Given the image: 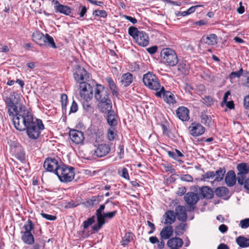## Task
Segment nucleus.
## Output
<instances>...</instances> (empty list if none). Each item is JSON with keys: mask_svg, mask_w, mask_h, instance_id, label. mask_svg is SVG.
Segmentation results:
<instances>
[{"mask_svg": "<svg viewBox=\"0 0 249 249\" xmlns=\"http://www.w3.org/2000/svg\"><path fill=\"white\" fill-rule=\"evenodd\" d=\"M34 225L30 219H28L23 226L25 230L24 232H31V231L34 229Z\"/></svg>", "mask_w": 249, "mask_h": 249, "instance_id": "obj_38", "label": "nucleus"}, {"mask_svg": "<svg viewBox=\"0 0 249 249\" xmlns=\"http://www.w3.org/2000/svg\"><path fill=\"white\" fill-rule=\"evenodd\" d=\"M68 97L66 94L63 93L61 96V105L63 110L66 109Z\"/></svg>", "mask_w": 249, "mask_h": 249, "instance_id": "obj_45", "label": "nucleus"}, {"mask_svg": "<svg viewBox=\"0 0 249 249\" xmlns=\"http://www.w3.org/2000/svg\"><path fill=\"white\" fill-rule=\"evenodd\" d=\"M230 94H231V92H230V91H227L225 93L224 96L223 98V101L221 103V107H223L224 106V103H225V102L228 101V97H229V95H230Z\"/></svg>", "mask_w": 249, "mask_h": 249, "instance_id": "obj_55", "label": "nucleus"}, {"mask_svg": "<svg viewBox=\"0 0 249 249\" xmlns=\"http://www.w3.org/2000/svg\"><path fill=\"white\" fill-rule=\"evenodd\" d=\"M189 69V65L186 61L180 63L178 66V70L184 75L188 74Z\"/></svg>", "mask_w": 249, "mask_h": 249, "instance_id": "obj_32", "label": "nucleus"}, {"mask_svg": "<svg viewBox=\"0 0 249 249\" xmlns=\"http://www.w3.org/2000/svg\"><path fill=\"white\" fill-rule=\"evenodd\" d=\"M97 217V224L103 226L106 223V218L104 217V214L96 213Z\"/></svg>", "mask_w": 249, "mask_h": 249, "instance_id": "obj_43", "label": "nucleus"}, {"mask_svg": "<svg viewBox=\"0 0 249 249\" xmlns=\"http://www.w3.org/2000/svg\"><path fill=\"white\" fill-rule=\"evenodd\" d=\"M107 109L106 112H101L103 113H107V122L108 124L111 126H115L117 124V115L115 113V111L112 109Z\"/></svg>", "mask_w": 249, "mask_h": 249, "instance_id": "obj_18", "label": "nucleus"}, {"mask_svg": "<svg viewBox=\"0 0 249 249\" xmlns=\"http://www.w3.org/2000/svg\"><path fill=\"white\" fill-rule=\"evenodd\" d=\"M203 5H195L194 6H192L187 10V12L189 14H191L195 11L196 8L199 7H203Z\"/></svg>", "mask_w": 249, "mask_h": 249, "instance_id": "obj_59", "label": "nucleus"}, {"mask_svg": "<svg viewBox=\"0 0 249 249\" xmlns=\"http://www.w3.org/2000/svg\"><path fill=\"white\" fill-rule=\"evenodd\" d=\"M121 176L125 179H129L128 172L126 168L124 167L122 169Z\"/></svg>", "mask_w": 249, "mask_h": 249, "instance_id": "obj_57", "label": "nucleus"}, {"mask_svg": "<svg viewBox=\"0 0 249 249\" xmlns=\"http://www.w3.org/2000/svg\"><path fill=\"white\" fill-rule=\"evenodd\" d=\"M167 153L169 157L173 158V159L178 162H182V161L180 159H178L175 152L171 151H168L167 152Z\"/></svg>", "mask_w": 249, "mask_h": 249, "instance_id": "obj_52", "label": "nucleus"}, {"mask_svg": "<svg viewBox=\"0 0 249 249\" xmlns=\"http://www.w3.org/2000/svg\"><path fill=\"white\" fill-rule=\"evenodd\" d=\"M243 72V70L242 68H241L238 71L231 72L229 75V77L231 79L234 78L235 77L240 78V76L242 75Z\"/></svg>", "mask_w": 249, "mask_h": 249, "instance_id": "obj_42", "label": "nucleus"}, {"mask_svg": "<svg viewBox=\"0 0 249 249\" xmlns=\"http://www.w3.org/2000/svg\"><path fill=\"white\" fill-rule=\"evenodd\" d=\"M224 106L230 109H233L235 107L234 102L233 101H227L224 103Z\"/></svg>", "mask_w": 249, "mask_h": 249, "instance_id": "obj_56", "label": "nucleus"}, {"mask_svg": "<svg viewBox=\"0 0 249 249\" xmlns=\"http://www.w3.org/2000/svg\"><path fill=\"white\" fill-rule=\"evenodd\" d=\"M21 239L28 245H32L35 242L34 236L31 232H23Z\"/></svg>", "mask_w": 249, "mask_h": 249, "instance_id": "obj_29", "label": "nucleus"}, {"mask_svg": "<svg viewBox=\"0 0 249 249\" xmlns=\"http://www.w3.org/2000/svg\"><path fill=\"white\" fill-rule=\"evenodd\" d=\"M237 180L235 172L233 170L229 171L225 175V181L229 187L233 186Z\"/></svg>", "mask_w": 249, "mask_h": 249, "instance_id": "obj_21", "label": "nucleus"}, {"mask_svg": "<svg viewBox=\"0 0 249 249\" xmlns=\"http://www.w3.org/2000/svg\"><path fill=\"white\" fill-rule=\"evenodd\" d=\"M41 215L43 218L49 220H54L56 219V216L54 215H52L45 213H41Z\"/></svg>", "mask_w": 249, "mask_h": 249, "instance_id": "obj_53", "label": "nucleus"}, {"mask_svg": "<svg viewBox=\"0 0 249 249\" xmlns=\"http://www.w3.org/2000/svg\"><path fill=\"white\" fill-rule=\"evenodd\" d=\"M244 106L246 108L249 109V94L244 99Z\"/></svg>", "mask_w": 249, "mask_h": 249, "instance_id": "obj_61", "label": "nucleus"}, {"mask_svg": "<svg viewBox=\"0 0 249 249\" xmlns=\"http://www.w3.org/2000/svg\"><path fill=\"white\" fill-rule=\"evenodd\" d=\"M16 158L21 161L25 160V154L23 150H20L16 154Z\"/></svg>", "mask_w": 249, "mask_h": 249, "instance_id": "obj_46", "label": "nucleus"}, {"mask_svg": "<svg viewBox=\"0 0 249 249\" xmlns=\"http://www.w3.org/2000/svg\"><path fill=\"white\" fill-rule=\"evenodd\" d=\"M110 151V147L108 144L102 143L99 144L94 150V155L101 158L107 155Z\"/></svg>", "mask_w": 249, "mask_h": 249, "instance_id": "obj_16", "label": "nucleus"}, {"mask_svg": "<svg viewBox=\"0 0 249 249\" xmlns=\"http://www.w3.org/2000/svg\"><path fill=\"white\" fill-rule=\"evenodd\" d=\"M128 34L139 45L145 47L148 45L149 37L145 32L139 31L137 28L131 26L128 29Z\"/></svg>", "mask_w": 249, "mask_h": 249, "instance_id": "obj_5", "label": "nucleus"}, {"mask_svg": "<svg viewBox=\"0 0 249 249\" xmlns=\"http://www.w3.org/2000/svg\"><path fill=\"white\" fill-rule=\"evenodd\" d=\"M93 15L98 17L100 16L102 18H106L107 17V13L104 10H95L93 12Z\"/></svg>", "mask_w": 249, "mask_h": 249, "instance_id": "obj_41", "label": "nucleus"}, {"mask_svg": "<svg viewBox=\"0 0 249 249\" xmlns=\"http://www.w3.org/2000/svg\"><path fill=\"white\" fill-rule=\"evenodd\" d=\"M180 179L182 181H184L192 182V181H193V177L191 175H190L189 174H186V175L181 176L180 177Z\"/></svg>", "mask_w": 249, "mask_h": 249, "instance_id": "obj_51", "label": "nucleus"}, {"mask_svg": "<svg viewBox=\"0 0 249 249\" xmlns=\"http://www.w3.org/2000/svg\"><path fill=\"white\" fill-rule=\"evenodd\" d=\"M203 102L207 106H211L213 102V98L209 96H205L202 98Z\"/></svg>", "mask_w": 249, "mask_h": 249, "instance_id": "obj_47", "label": "nucleus"}, {"mask_svg": "<svg viewBox=\"0 0 249 249\" xmlns=\"http://www.w3.org/2000/svg\"><path fill=\"white\" fill-rule=\"evenodd\" d=\"M226 173V169L224 167H220L217 170L215 171V179L214 180L216 181H221L223 178L224 175Z\"/></svg>", "mask_w": 249, "mask_h": 249, "instance_id": "obj_33", "label": "nucleus"}, {"mask_svg": "<svg viewBox=\"0 0 249 249\" xmlns=\"http://www.w3.org/2000/svg\"><path fill=\"white\" fill-rule=\"evenodd\" d=\"M155 95L158 97H161L162 95L164 100L169 104L176 103L174 95L169 91L165 90L163 87H162L159 91H157Z\"/></svg>", "mask_w": 249, "mask_h": 249, "instance_id": "obj_13", "label": "nucleus"}, {"mask_svg": "<svg viewBox=\"0 0 249 249\" xmlns=\"http://www.w3.org/2000/svg\"><path fill=\"white\" fill-rule=\"evenodd\" d=\"M243 182L242 185H244L245 189L249 191V178L246 179H245L243 180Z\"/></svg>", "mask_w": 249, "mask_h": 249, "instance_id": "obj_64", "label": "nucleus"}, {"mask_svg": "<svg viewBox=\"0 0 249 249\" xmlns=\"http://www.w3.org/2000/svg\"><path fill=\"white\" fill-rule=\"evenodd\" d=\"M160 55L162 62L167 66H174L178 62V58L175 52L171 48H163Z\"/></svg>", "mask_w": 249, "mask_h": 249, "instance_id": "obj_7", "label": "nucleus"}, {"mask_svg": "<svg viewBox=\"0 0 249 249\" xmlns=\"http://www.w3.org/2000/svg\"><path fill=\"white\" fill-rule=\"evenodd\" d=\"M214 192L216 196L223 197L228 195L229 191L227 188L222 186L217 188Z\"/></svg>", "mask_w": 249, "mask_h": 249, "instance_id": "obj_31", "label": "nucleus"}, {"mask_svg": "<svg viewBox=\"0 0 249 249\" xmlns=\"http://www.w3.org/2000/svg\"><path fill=\"white\" fill-rule=\"evenodd\" d=\"M175 214L178 219L183 222L187 220V215L185 208L181 205H178L175 209Z\"/></svg>", "mask_w": 249, "mask_h": 249, "instance_id": "obj_20", "label": "nucleus"}, {"mask_svg": "<svg viewBox=\"0 0 249 249\" xmlns=\"http://www.w3.org/2000/svg\"><path fill=\"white\" fill-rule=\"evenodd\" d=\"M73 76L75 80L80 84L84 83L83 81L89 78L86 70L78 65H75L73 68Z\"/></svg>", "mask_w": 249, "mask_h": 249, "instance_id": "obj_10", "label": "nucleus"}, {"mask_svg": "<svg viewBox=\"0 0 249 249\" xmlns=\"http://www.w3.org/2000/svg\"><path fill=\"white\" fill-rule=\"evenodd\" d=\"M238 173H237V180L238 184H243V181L246 178V175L249 172V165L247 163H239L237 166Z\"/></svg>", "mask_w": 249, "mask_h": 249, "instance_id": "obj_11", "label": "nucleus"}, {"mask_svg": "<svg viewBox=\"0 0 249 249\" xmlns=\"http://www.w3.org/2000/svg\"><path fill=\"white\" fill-rule=\"evenodd\" d=\"M119 149L120 150V152L118 153V154L119 155V158L121 159L124 157V145L123 144H120L119 146Z\"/></svg>", "mask_w": 249, "mask_h": 249, "instance_id": "obj_60", "label": "nucleus"}, {"mask_svg": "<svg viewBox=\"0 0 249 249\" xmlns=\"http://www.w3.org/2000/svg\"><path fill=\"white\" fill-rule=\"evenodd\" d=\"M240 227L243 229H246L249 227V218H245L240 221Z\"/></svg>", "mask_w": 249, "mask_h": 249, "instance_id": "obj_49", "label": "nucleus"}, {"mask_svg": "<svg viewBox=\"0 0 249 249\" xmlns=\"http://www.w3.org/2000/svg\"><path fill=\"white\" fill-rule=\"evenodd\" d=\"M94 98L97 102V107L101 112H106L112 107V102L109 98L110 92L107 88L96 84L93 89Z\"/></svg>", "mask_w": 249, "mask_h": 249, "instance_id": "obj_2", "label": "nucleus"}, {"mask_svg": "<svg viewBox=\"0 0 249 249\" xmlns=\"http://www.w3.org/2000/svg\"><path fill=\"white\" fill-rule=\"evenodd\" d=\"M215 177L214 172L213 171H208L202 175V180L205 181L207 179H213Z\"/></svg>", "mask_w": 249, "mask_h": 249, "instance_id": "obj_39", "label": "nucleus"}, {"mask_svg": "<svg viewBox=\"0 0 249 249\" xmlns=\"http://www.w3.org/2000/svg\"><path fill=\"white\" fill-rule=\"evenodd\" d=\"M184 199L187 204L190 206L189 211H193L196 208L195 205L199 199L198 195L194 192H188L186 193Z\"/></svg>", "mask_w": 249, "mask_h": 249, "instance_id": "obj_12", "label": "nucleus"}, {"mask_svg": "<svg viewBox=\"0 0 249 249\" xmlns=\"http://www.w3.org/2000/svg\"><path fill=\"white\" fill-rule=\"evenodd\" d=\"M78 110V105L76 102L73 100L71 106V109L70 111V113H75Z\"/></svg>", "mask_w": 249, "mask_h": 249, "instance_id": "obj_54", "label": "nucleus"}, {"mask_svg": "<svg viewBox=\"0 0 249 249\" xmlns=\"http://www.w3.org/2000/svg\"><path fill=\"white\" fill-rule=\"evenodd\" d=\"M56 175L62 182H71L74 178V168L62 163Z\"/></svg>", "mask_w": 249, "mask_h": 249, "instance_id": "obj_6", "label": "nucleus"}, {"mask_svg": "<svg viewBox=\"0 0 249 249\" xmlns=\"http://www.w3.org/2000/svg\"><path fill=\"white\" fill-rule=\"evenodd\" d=\"M178 117L182 121H188L190 119L189 110L185 107H179L176 110Z\"/></svg>", "mask_w": 249, "mask_h": 249, "instance_id": "obj_19", "label": "nucleus"}, {"mask_svg": "<svg viewBox=\"0 0 249 249\" xmlns=\"http://www.w3.org/2000/svg\"><path fill=\"white\" fill-rule=\"evenodd\" d=\"M142 81L145 86L156 92L159 91L162 87L158 77L149 71L143 75Z\"/></svg>", "mask_w": 249, "mask_h": 249, "instance_id": "obj_8", "label": "nucleus"}, {"mask_svg": "<svg viewBox=\"0 0 249 249\" xmlns=\"http://www.w3.org/2000/svg\"><path fill=\"white\" fill-rule=\"evenodd\" d=\"M147 51L150 54H154L158 50V47L157 46H153L151 47L147 48Z\"/></svg>", "mask_w": 249, "mask_h": 249, "instance_id": "obj_58", "label": "nucleus"}, {"mask_svg": "<svg viewBox=\"0 0 249 249\" xmlns=\"http://www.w3.org/2000/svg\"><path fill=\"white\" fill-rule=\"evenodd\" d=\"M69 136L71 141L76 144L83 143L85 139L83 132L76 129H71Z\"/></svg>", "mask_w": 249, "mask_h": 249, "instance_id": "obj_15", "label": "nucleus"}, {"mask_svg": "<svg viewBox=\"0 0 249 249\" xmlns=\"http://www.w3.org/2000/svg\"><path fill=\"white\" fill-rule=\"evenodd\" d=\"M236 242L238 245L242 248L249 247V238H247L243 236H240L236 239Z\"/></svg>", "mask_w": 249, "mask_h": 249, "instance_id": "obj_30", "label": "nucleus"}, {"mask_svg": "<svg viewBox=\"0 0 249 249\" xmlns=\"http://www.w3.org/2000/svg\"><path fill=\"white\" fill-rule=\"evenodd\" d=\"M106 81L108 84V86L112 92V95L116 97H118L119 94V89L117 87L112 78L110 77H107L106 78Z\"/></svg>", "mask_w": 249, "mask_h": 249, "instance_id": "obj_26", "label": "nucleus"}, {"mask_svg": "<svg viewBox=\"0 0 249 249\" xmlns=\"http://www.w3.org/2000/svg\"><path fill=\"white\" fill-rule=\"evenodd\" d=\"M52 3L54 5L56 12H59L66 15H69L71 13V9L67 6L60 4L57 0H53Z\"/></svg>", "mask_w": 249, "mask_h": 249, "instance_id": "obj_17", "label": "nucleus"}, {"mask_svg": "<svg viewBox=\"0 0 249 249\" xmlns=\"http://www.w3.org/2000/svg\"><path fill=\"white\" fill-rule=\"evenodd\" d=\"M147 223L148 226L151 228V230L148 232V233L151 234L153 233L155 230V225L150 221H147Z\"/></svg>", "mask_w": 249, "mask_h": 249, "instance_id": "obj_62", "label": "nucleus"}, {"mask_svg": "<svg viewBox=\"0 0 249 249\" xmlns=\"http://www.w3.org/2000/svg\"><path fill=\"white\" fill-rule=\"evenodd\" d=\"M117 136V131L113 127L109 128L107 130V137L109 141H113Z\"/></svg>", "mask_w": 249, "mask_h": 249, "instance_id": "obj_37", "label": "nucleus"}, {"mask_svg": "<svg viewBox=\"0 0 249 249\" xmlns=\"http://www.w3.org/2000/svg\"><path fill=\"white\" fill-rule=\"evenodd\" d=\"M174 230L172 226L164 227L160 232V236L162 239H167L172 236Z\"/></svg>", "mask_w": 249, "mask_h": 249, "instance_id": "obj_25", "label": "nucleus"}, {"mask_svg": "<svg viewBox=\"0 0 249 249\" xmlns=\"http://www.w3.org/2000/svg\"><path fill=\"white\" fill-rule=\"evenodd\" d=\"M176 215L175 212L172 210H168L163 215L165 220L164 224L165 225H171L176 221Z\"/></svg>", "mask_w": 249, "mask_h": 249, "instance_id": "obj_23", "label": "nucleus"}, {"mask_svg": "<svg viewBox=\"0 0 249 249\" xmlns=\"http://www.w3.org/2000/svg\"><path fill=\"white\" fill-rule=\"evenodd\" d=\"M62 163L61 161L55 158H47L44 162L43 167L47 172L56 175Z\"/></svg>", "mask_w": 249, "mask_h": 249, "instance_id": "obj_9", "label": "nucleus"}, {"mask_svg": "<svg viewBox=\"0 0 249 249\" xmlns=\"http://www.w3.org/2000/svg\"><path fill=\"white\" fill-rule=\"evenodd\" d=\"M80 89H81L80 94L81 96H83L86 100L83 104V108L87 112H92L93 108L88 101L90 100L93 97V88L90 84L84 83L81 84Z\"/></svg>", "mask_w": 249, "mask_h": 249, "instance_id": "obj_3", "label": "nucleus"}, {"mask_svg": "<svg viewBox=\"0 0 249 249\" xmlns=\"http://www.w3.org/2000/svg\"><path fill=\"white\" fill-rule=\"evenodd\" d=\"M134 234L132 232H128L125 234L124 237H123L121 244L124 247L127 245L128 243L133 239Z\"/></svg>", "mask_w": 249, "mask_h": 249, "instance_id": "obj_34", "label": "nucleus"}, {"mask_svg": "<svg viewBox=\"0 0 249 249\" xmlns=\"http://www.w3.org/2000/svg\"><path fill=\"white\" fill-rule=\"evenodd\" d=\"M20 97L16 92H11L6 95L4 100L7 109V113L12 117L15 128L19 131H26L28 137L36 140L40 135L41 131L44 129L42 121L34 117L33 113L21 105L18 109Z\"/></svg>", "mask_w": 249, "mask_h": 249, "instance_id": "obj_1", "label": "nucleus"}, {"mask_svg": "<svg viewBox=\"0 0 249 249\" xmlns=\"http://www.w3.org/2000/svg\"><path fill=\"white\" fill-rule=\"evenodd\" d=\"M100 196H93L90 199L87 201V203L90 206H93L97 204L99 201Z\"/></svg>", "mask_w": 249, "mask_h": 249, "instance_id": "obj_40", "label": "nucleus"}, {"mask_svg": "<svg viewBox=\"0 0 249 249\" xmlns=\"http://www.w3.org/2000/svg\"><path fill=\"white\" fill-rule=\"evenodd\" d=\"M186 191V188L185 187L179 188L177 192V194L179 196H181L185 194Z\"/></svg>", "mask_w": 249, "mask_h": 249, "instance_id": "obj_63", "label": "nucleus"}, {"mask_svg": "<svg viewBox=\"0 0 249 249\" xmlns=\"http://www.w3.org/2000/svg\"><path fill=\"white\" fill-rule=\"evenodd\" d=\"M201 41L208 45L213 46L217 43V36L214 34L207 36H204L201 38Z\"/></svg>", "mask_w": 249, "mask_h": 249, "instance_id": "obj_22", "label": "nucleus"}, {"mask_svg": "<svg viewBox=\"0 0 249 249\" xmlns=\"http://www.w3.org/2000/svg\"><path fill=\"white\" fill-rule=\"evenodd\" d=\"M32 38L34 41L40 46H48L54 49L56 48L53 38L48 34L44 35L40 32L36 31L33 34Z\"/></svg>", "mask_w": 249, "mask_h": 249, "instance_id": "obj_4", "label": "nucleus"}, {"mask_svg": "<svg viewBox=\"0 0 249 249\" xmlns=\"http://www.w3.org/2000/svg\"><path fill=\"white\" fill-rule=\"evenodd\" d=\"M94 216H92L91 217L89 218L87 220L84 221L83 227L84 229H87L90 225L94 222Z\"/></svg>", "mask_w": 249, "mask_h": 249, "instance_id": "obj_44", "label": "nucleus"}, {"mask_svg": "<svg viewBox=\"0 0 249 249\" xmlns=\"http://www.w3.org/2000/svg\"><path fill=\"white\" fill-rule=\"evenodd\" d=\"M187 225L186 223H181L177 226L175 229V232L176 236L181 235L185 231Z\"/></svg>", "mask_w": 249, "mask_h": 249, "instance_id": "obj_35", "label": "nucleus"}, {"mask_svg": "<svg viewBox=\"0 0 249 249\" xmlns=\"http://www.w3.org/2000/svg\"><path fill=\"white\" fill-rule=\"evenodd\" d=\"M79 8L80 11L79 15L81 18H82L86 15L87 12V8L85 6H82L80 3H79Z\"/></svg>", "mask_w": 249, "mask_h": 249, "instance_id": "obj_50", "label": "nucleus"}, {"mask_svg": "<svg viewBox=\"0 0 249 249\" xmlns=\"http://www.w3.org/2000/svg\"><path fill=\"white\" fill-rule=\"evenodd\" d=\"M200 194L203 198L206 199H211L213 196V190L208 186L202 187L200 189Z\"/></svg>", "mask_w": 249, "mask_h": 249, "instance_id": "obj_28", "label": "nucleus"}, {"mask_svg": "<svg viewBox=\"0 0 249 249\" xmlns=\"http://www.w3.org/2000/svg\"><path fill=\"white\" fill-rule=\"evenodd\" d=\"M117 213V211L116 210L113 211L111 212L103 213L104 217H105L106 218H108L109 219L113 218L116 215Z\"/></svg>", "mask_w": 249, "mask_h": 249, "instance_id": "obj_48", "label": "nucleus"}, {"mask_svg": "<svg viewBox=\"0 0 249 249\" xmlns=\"http://www.w3.org/2000/svg\"><path fill=\"white\" fill-rule=\"evenodd\" d=\"M201 122L205 125L209 126L211 122L212 118L211 116L207 115L205 113H202L200 116Z\"/></svg>", "mask_w": 249, "mask_h": 249, "instance_id": "obj_36", "label": "nucleus"}, {"mask_svg": "<svg viewBox=\"0 0 249 249\" xmlns=\"http://www.w3.org/2000/svg\"><path fill=\"white\" fill-rule=\"evenodd\" d=\"M190 134L194 137L202 135L205 128L200 123L193 122L188 127Z\"/></svg>", "mask_w": 249, "mask_h": 249, "instance_id": "obj_14", "label": "nucleus"}, {"mask_svg": "<svg viewBox=\"0 0 249 249\" xmlns=\"http://www.w3.org/2000/svg\"><path fill=\"white\" fill-rule=\"evenodd\" d=\"M133 80V76L129 72L123 74L121 78V83L125 87L129 86L132 83Z\"/></svg>", "mask_w": 249, "mask_h": 249, "instance_id": "obj_27", "label": "nucleus"}, {"mask_svg": "<svg viewBox=\"0 0 249 249\" xmlns=\"http://www.w3.org/2000/svg\"><path fill=\"white\" fill-rule=\"evenodd\" d=\"M183 244V240L179 237H173L169 239L167 245L170 248H178L181 247Z\"/></svg>", "mask_w": 249, "mask_h": 249, "instance_id": "obj_24", "label": "nucleus"}]
</instances>
